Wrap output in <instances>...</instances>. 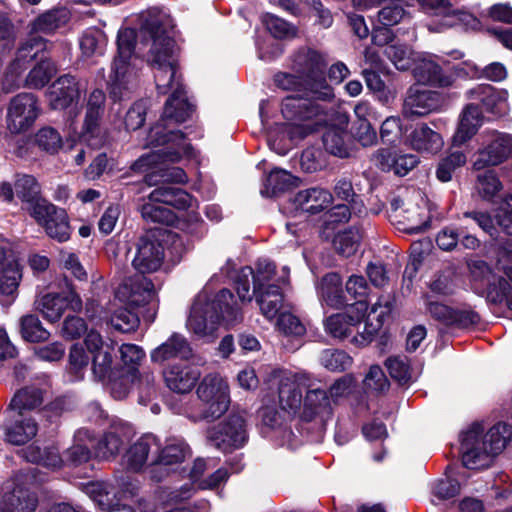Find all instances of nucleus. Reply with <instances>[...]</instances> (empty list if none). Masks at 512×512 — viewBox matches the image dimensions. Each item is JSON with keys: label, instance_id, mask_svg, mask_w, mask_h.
Here are the masks:
<instances>
[{"label": "nucleus", "instance_id": "1", "mask_svg": "<svg viewBox=\"0 0 512 512\" xmlns=\"http://www.w3.org/2000/svg\"><path fill=\"white\" fill-rule=\"evenodd\" d=\"M139 18V37L149 45L145 57L153 71L157 91L160 94L171 91L160 122L148 134L150 145L167 146L154 152L150 163L178 162L183 156L191 154L192 146L181 131L169 130L168 126L185 122L193 109L187 100L178 68L175 41L171 35L173 20L167 11L158 7L141 12Z\"/></svg>", "mask_w": 512, "mask_h": 512}, {"label": "nucleus", "instance_id": "2", "mask_svg": "<svg viewBox=\"0 0 512 512\" xmlns=\"http://www.w3.org/2000/svg\"><path fill=\"white\" fill-rule=\"evenodd\" d=\"M512 437L510 427L497 423L485 434L480 425H475L463 435L461 442L462 462L468 469L489 467Z\"/></svg>", "mask_w": 512, "mask_h": 512}, {"label": "nucleus", "instance_id": "3", "mask_svg": "<svg viewBox=\"0 0 512 512\" xmlns=\"http://www.w3.org/2000/svg\"><path fill=\"white\" fill-rule=\"evenodd\" d=\"M241 319V309L232 292L222 289L209 302L197 299L193 303L187 326L195 334L207 335L213 333L221 323L233 325Z\"/></svg>", "mask_w": 512, "mask_h": 512}, {"label": "nucleus", "instance_id": "4", "mask_svg": "<svg viewBox=\"0 0 512 512\" xmlns=\"http://www.w3.org/2000/svg\"><path fill=\"white\" fill-rule=\"evenodd\" d=\"M327 66L326 54L312 48H300L292 57L291 68L305 79L311 99L330 103L335 93L326 79Z\"/></svg>", "mask_w": 512, "mask_h": 512}, {"label": "nucleus", "instance_id": "5", "mask_svg": "<svg viewBox=\"0 0 512 512\" xmlns=\"http://www.w3.org/2000/svg\"><path fill=\"white\" fill-rule=\"evenodd\" d=\"M136 34L133 29L124 28L117 37L118 55L114 59L112 74L109 78L110 96L115 101L130 95L138 86V71L130 63Z\"/></svg>", "mask_w": 512, "mask_h": 512}, {"label": "nucleus", "instance_id": "6", "mask_svg": "<svg viewBox=\"0 0 512 512\" xmlns=\"http://www.w3.org/2000/svg\"><path fill=\"white\" fill-rule=\"evenodd\" d=\"M281 111L291 122L288 129L291 140L303 139L314 132L328 114L326 105L296 96H287L282 101Z\"/></svg>", "mask_w": 512, "mask_h": 512}, {"label": "nucleus", "instance_id": "7", "mask_svg": "<svg viewBox=\"0 0 512 512\" xmlns=\"http://www.w3.org/2000/svg\"><path fill=\"white\" fill-rule=\"evenodd\" d=\"M388 215L399 230L410 234L423 231L430 221L427 205L416 190L392 196Z\"/></svg>", "mask_w": 512, "mask_h": 512}, {"label": "nucleus", "instance_id": "8", "mask_svg": "<svg viewBox=\"0 0 512 512\" xmlns=\"http://www.w3.org/2000/svg\"><path fill=\"white\" fill-rule=\"evenodd\" d=\"M202 402V417L206 420L220 418L229 407L228 385L219 374L206 375L197 388Z\"/></svg>", "mask_w": 512, "mask_h": 512}, {"label": "nucleus", "instance_id": "9", "mask_svg": "<svg viewBox=\"0 0 512 512\" xmlns=\"http://www.w3.org/2000/svg\"><path fill=\"white\" fill-rule=\"evenodd\" d=\"M41 112L38 98L23 92L11 98L7 106L6 127L11 134H21L33 127Z\"/></svg>", "mask_w": 512, "mask_h": 512}, {"label": "nucleus", "instance_id": "10", "mask_svg": "<svg viewBox=\"0 0 512 512\" xmlns=\"http://www.w3.org/2000/svg\"><path fill=\"white\" fill-rule=\"evenodd\" d=\"M299 382L306 389V395L303 400L302 418L310 422L316 418L327 420L333 412V402L328 391L322 389L317 379L307 373H299Z\"/></svg>", "mask_w": 512, "mask_h": 512}, {"label": "nucleus", "instance_id": "11", "mask_svg": "<svg viewBox=\"0 0 512 512\" xmlns=\"http://www.w3.org/2000/svg\"><path fill=\"white\" fill-rule=\"evenodd\" d=\"M247 438L245 420L239 414L230 415L225 422L207 431V440L210 445L223 452L243 447Z\"/></svg>", "mask_w": 512, "mask_h": 512}, {"label": "nucleus", "instance_id": "12", "mask_svg": "<svg viewBox=\"0 0 512 512\" xmlns=\"http://www.w3.org/2000/svg\"><path fill=\"white\" fill-rule=\"evenodd\" d=\"M166 231H151L140 237L136 244V254L132 265L139 273H152L163 264L165 249L160 240Z\"/></svg>", "mask_w": 512, "mask_h": 512}, {"label": "nucleus", "instance_id": "13", "mask_svg": "<svg viewBox=\"0 0 512 512\" xmlns=\"http://www.w3.org/2000/svg\"><path fill=\"white\" fill-rule=\"evenodd\" d=\"M190 455V447L183 439H167L163 446L159 445L155 457L146 467L150 478L156 482L162 481L168 475V471L162 467L181 464Z\"/></svg>", "mask_w": 512, "mask_h": 512}, {"label": "nucleus", "instance_id": "14", "mask_svg": "<svg viewBox=\"0 0 512 512\" xmlns=\"http://www.w3.org/2000/svg\"><path fill=\"white\" fill-rule=\"evenodd\" d=\"M36 223L44 228L46 234L58 242H66L71 236L69 217L66 211L48 202L38 205L31 216Z\"/></svg>", "mask_w": 512, "mask_h": 512}, {"label": "nucleus", "instance_id": "15", "mask_svg": "<svg viewBox=\"0 0 512 512\" xmlns=\"http://www.w3.org/2000/svg\"><path fill=\"white\" fill-rule=\"evenodd\" d=\"M485 147L478 152L473 167L482 170L496 166L512 156V137L498 131H487L483 135Z\"/></svg>", "mask_w": 512, "mask_h": 512}, {"label": "nucleus", "instance_id": "16", "mask_svg": "<svg viewBox=\"0 0 512 512\" xmlns=\"http://www.w3.org/2000/svg\"><path fill=\"white\" fill-rule=\"evenodd\" d=\"M426 309L435 321L446 327L468 328L480 322L478 313L472 309H454L431 300L429 295L426 296Z\"/></svg>", "mask_w": 512, "mask_h": 512}, {"label": "nucleus", "instance_id": "17", "mask_svg": "<svg viewBox=\"0 0 512 512\" xmlns=\"http://www.w3.org/2000/svg\"><path fill=\"white\" fill-rule=\"evenodd\" d=\"M444 99L440 93L419 87H411L403 103V115L406 117H422L438 111Z\"/></svg>", "mask_w": 512, "mask_h": 512}, {"label": "nucleus", "instance_id": "18", "mask_svg": "<svg viewBox=\"0 0 512 512\" xmlns=\"http://www.w3.org/2000/svg\"><path fill=\"white\" fill-rule=\"evenodd\" d=\"M83 88L74 76L66 74L57 78L48 89L49 105L54 110H64L77 103Z\"/></svg>", "mask_w": 512, "mask_h": 512}, {"label": "nucleus", "instance_id": "19", "mask_svg": "<svg viewBox=\"0 0 512 512\" xmlns=\"http://www.w3.org/2000/svg\"><path fill=\"white\" fill-rule=\"evenodd\" d=\"M66 292L61 295L58 293H48L35 300V307L43 317L49 322L58 321L63 315L67 301L75 302L76 305H81L79 296L75 293L74 287L71 282L64 279Z\"/></svg>", "mask_w": 512, "mask_h": 512}, {"label": "nucleus", "instance_id": "20", "mask_svg": "<svg viewBox=\"0 0 512 512\" xmlns=\"http://www.w3.org/2000/svg\"><path fill=\"white\" fill-rule=\"evenodd\" d=\"M154 295V284L143 275L125 280L116 290V297L130 306H141Z\"/></svg>", "mask_w": 512, "mask_h": 512}, {"label": "nucleus", "instance_id": "21", "mask_svg": "<svg viewBox=\"0 0 512 512\" xmlns=\"http://www.w3.org/2000/svg\"><path fill=\"white\" fill-rule=\"evenodd\" d=\"M71 20V12L64 6L53 7L32 19L28 24L30 35H53Z\"/></svg>", "mask_w": 512, "mask_h": 512}, {"label": "nucleus", "instance_id": "22", "mask_svg": "<svg viewBox=\"0 0 512 512\" xmlns=\"http://www.w3.org/2000/svg\"><path fill=\"white\" fill-rule=\"evenodd\" d=\"M200 376V370L188 364H173L163 371L166 386L180 394L190 392Z\"/></svg>", "mask_w": 512, "mask_h": 512}, {"label": "nucleus", "instance_id": "23", "mask_svg": "<svg viewBox=\"0 0 512 512\" xmlns=\"http://www.w3.org/2000/svg\"><path fill=\"white\" fill-rule=\"evenodd\" d=\"M469 97L486 112L503 115L508 110L507 93L491 85H478L469 91Z\"/></svg>", "mask_w": 512, "mask_h": 512}, {"label": "nucleus", "instance_id": "24", "mask_svg": "<svg viewBox=\"0 0 512 512\" xmlns=\"http://www.w3.org/2000/svg\"><path fill=\"white\" fill-rule=\"evenodd\" d=\"M159 441L156 436L146 434L133 443L126 451L123 460L126 468L133 472H139L148 462L151 452L156 453Z\"/></svg>", "mask_w": 512, "mask_h": 512}, {"label": "nucleus", "instance_id": "25", "mask_svg": "<svg viewBox=\"0 0 512 512\" xmlns=\"http://www.w3.org/2000/svg\"><path fill=\"white\" fill-rule=\"evenodd\" d=\"M407 140L412 149L429 154L438 153L444 145L440 133L431 129L426 123L417 124Z\"/></svg>", "mask_w": 512, "mask_h": 512}, {"label": "nucleus", "instance_id": "26", "mask_svg": "<svg viewBox=\"0 0 512 512\" xmlns=\"http://www.w3.org/2000/svg\"><path fill=\"white\" fill-rule=\"evenodd\" d=\"M17 197L26 204V210L33 216V210L38 205L47 204L49 201L41 196V186L32 175H17L14 183Z\"/></svg>", "mask_w": 512, "mask_h": 512}, {"label": "nucleus", "instance_id": "27", "mask_svg": "<svg viewBox=\"0 0 512 512\" xmlns=\"http://www.w3.org/2000/svg\"><path fill=\"white\" fill-rule=\"evenodd\" d=\"M333 201L332 194L320 187L299 191L293 199L295 206L310 214L319 213L328 208Z\"/></svg>", "mask_w": 512, "mask_h": 512}, {"label": "nucleus", "instance_id": "28", "mask_svg": "<svg viewBox=\"0 0 512 512\" xmlns=\"http://www.w3.org/2000/svg\"><path fill=\"white\" fill-rule=\"evenodd\" d=\"M455 26H461L465 30L477 31L481 29L482 24L471 12L453 7L447 18L428 23L427 29L433 33H442Z\"/></svg>", "mask_w": 512, "mask_h": 512}, {"label": "nucleus", "instance_id": "29", "mask_svg": "<svg viewBox=\"0 0 512 512\" xmlns=\"http://www.w3.org/2000/svg\"><path fill=\"white\" fill-rule=\"evenodd\" d=\"M498 269L507 278L503 276L494 277L488 283L487 300L496 305L505 303L512 310V266L502 265L498 266Z\"/></svg>", "mask_w": 512, "mask_h": 512}, {"label": "nucleus", "instance_id": "30", "mask_svg": "<svg viewBox=\"0 0 512 512\" xmlns=\"http://www.w3.org/2000/svg\"><path fill=\"white\" fill-rule=\"evenodd\" d=\"M192 356V348L186 338L178 333L172 334L163 344L154 349L151 359L162 363L172 358L189 359Z\"/></svg>", "mask_w": 512, "mask_h": 512}, {"label": "nucleus", "instance_id": "31", "mask_svg": "<svg viewBox=\"0 0 512 512\" xmlns=\"http://www.w3.org/2000/svg\"><path fill=\"white\" fill-rule=\"evenodd\" d=\"M11 413L14 420L13 424L6 429L7 440L15 445H23L36 436L37 422L30 414Z\"/></svg>", "mask_w": 512, "mask_h": 512}, {"label": "nucleus", "instance_id": "32", "mask_svg": "<svg viewBox=\"0 0 512 512\" xmlns=\"http://www.w3.org/2000/svg\"><path fill=\"white\" fill-rule=\"evenodd\" d=\"M415 79L422 84L448 87L453 84V77L445 75L441 67L433 60L423 58L413 68Z\"/></svg>", "mask_w": 512, "mask_h": 512}, {"label": "nucleus", "instance_id": "33", "mask_svg": "<svg viewBox=\"0 0 512 512\" xmlns=\"http://www.w3.org/2000/svg\"><path fill=\"white\" fill-rule=\"evenodd\" d=\"M482 119V110L478 104H468L462 112L458 129L453 136L454 145H462L471 139L481 126Z\"/></svg>", "mask_w": 512, "mask_h": 512}, {"label": "nucleus", "instance_id": "34", "mask_svg": "<svg viewBox=\"0 0 512 512\" xmlns=\"http://www.w3.org/2000/svg\"><path fill=\"white\" fill-rule=\"evenodd\" d=\"M89 493L95 502L101 507L102 510L108 512H134L133 508L129 505H122L116 498L115 487L104 481L93 482L88 487Z\"/></svg>", "mask_w": 512, "mask_h": 512}, {"label": "nucleus", "instance_id": "35", "mask_svg": "<svg viewBox=\"0 0 512 512\" xmlns=\"http://www.w3.org/2000/svg\"><path fill=\"white\" fill-rule=\"evenodd\" d=\"M148 199L152 202L162 203L172 206L178 210H186L193 206L196 200L186 191L171 187V186H159L154 189L148 196Z\"/></svg>", "mask_w": 512, "mask_h": 512}, {"label": "nucleus", "instance_id": "36", "mask_svg": "<svg viewBox=\"0 0 512 512\" xmlns=\"http://www.w3.org/2000/svg\"><path fill=\"white\" fill-rule=\"evenodd\" d=\"M38 504L35 493L16 487L0 502V512H34Z\"/></svg>", "mask_w": 512, "mask_h": 512}, {"label": "nucleus", "instance_id": "37", "mask_svg": "<svg viewBox=\"0 0 512 512\" xmlns=\"http://www.w3.org/2000/svg\"><path fill=\"white\" fill-rule=\"evenodd\" d=\"M299 373L285 376L280 380L278 394L279 403L283 410L295 412L301 405L303 386L299 382Z\"/></svg>", "mask_w": 512, "mask_h": 512}, {"label": "nucleus", "instance_id": "38", "mask_svg": "<svg viewBox=\"0 0 512 512\" xmlns=\"http://www.w3.org/2000/svg\"><path fill=\"white\" fill-rule=\"evenodd\" d=\"M256 302L262 315L273 320L283 306V294L278 285H269L267 288L253 290Z\"/></svg>", "mask_w": 512, "mask_h": 512}, {"label": "nucleus", "instance_id": "39", "mask_svg": "<svg viewBox=\"0 0 512 512\" xmlns=\"http://www.w3.org/2000/svg\"><path fill=\"white\" fill-rule=\"evenodd\" d=\"M318 295L328 306L340 308L345 304L342 279L336 272L327 273L317 285Z\"/></svg>", "mask_w": 512, "mask_h": 512}, {"label": "nucleus", "instance_id": "40", "mask_svg": "<svg viewBox=\"0 0 512 512\" xmlns=\"http://www.w3.org/2000/svg\"><path fill=\"white\" fill-rule=\"evenodd\" d=\"M21 278L22 273L18 261L11 254L4 255L0 261V293L14 297Z\"/></svg>", "mask_w": 512, "mask_h": 512}, {"label": "nucleus", "instance_id": "41", "mask_svg": "<svg viewBox=\"0 0 512 512\" xmlns=\"http://www.w3.org/2000/svg\"><path fill=\"white\" fill-rule=\"evenodd\" d=\"M362 318L363 314H358L356 317L342 313L334 314L327 318L325 328L331 336L345 339L355 331L359 333Z\"/></svg>", "mask_w": 512, "mask_h": 512}, {"label": "nucleus", "instance_id": "42", "mask_svg": "<svg viewBox=\"0 0 512 512\" xmlns=\"http://www.w3.org/2000/svg\"><path fill=\"white\" fill-rule=\"evenodd\" d=\"M43 403V394L39 388L27 387L19 390L12 398L9 411L18 414H29L28 411L38 408Z\"/></svg>", "mask_w": 512, "mask_h": 512}, {"label": "nucleus", "instance_id": "43", "mask_svg": "<svg viewBox=\"0 0 512 512\" xmlns=\"http://www.w3.org/2000/svg\"><path fill=\"white\" fill-rule=\"evenodd\" d=\"M46 45L47 41L44 38L30 35V38L18 48L16 57L11 63L13 69L23 68L26 70L33 60L38 59L39 53Z\"/></svg>", "mask_w": 512, "mask_h": 512}, {"label": "nucleus", "instance_id": "44", "mask_svg": "<svg viewBox=\"0 0 512 512\" xmlns=\"http://www.w3.org/2000/svg\"><path fill=\"white\" fill-rule=\"evenodd\" d=\"M297 181L298 178L291 173L282 169H274L267 176L265 187L261 193L268 197L276 196L296 186Z\"/></svg>", "mask_w": 512, "mask_h": 512}, {"label": "nucleus", "instance_id": "45", "mask_svg": "<svg viewBox=\"0 0 512 512\" xmlns=\"http://www.w3.org/2000/svg\"><path fill=\"white\" fill-rule=\"evenodd\" d=\"M23 456L28 462L40 464L47 468H58L63 462L59 450L55 447H47L41 450L37 446L30 445L23 451Z\"/></svg>", "mask_w": 512, "mask_h": 512}, {"label": "nucleus", "instance_id": "46", "mask_svg": "<svg viewBox=\"0 0 512 512\" xmlns=\"http://www.w3.org/2000/svg\"><path fill=\"white\" fill-rule=\"evenodd\" d=\"M55 73V64L41 57L39 62L28 73L24 85L32 89H41L51 80Z\"/></svg>", "mask_w": 512, "mask_h": 512}, {"label": "nucleus", "instance_id": "47", "mask_svg": "<svg viewBox=\"0 0 512 512\" xmlns=\"http://www.w3.org/2000/svg\"><path fill=\"white\" fill-rule=\"evenodd\" d=\"M346 132L338 127L328 128L323 136L322 141L325 150L331 155L346 158L350 156V149L345 140Z\"/></svg>", "mask_w": 512, "mask_h": 512}, {"label": "nucleus", "instance_id": "48", "mask_svg": "<svg viewBox=\"0 0 512 512\" xmlns=\"http://www.w3.org/2000/svg\"><path fill=\"white\" fill-rule=\"evenodd\" d=\"M20 333L25 341L37 343L49 339L50 333L42 326L36 315L27 314L20 318Z\"/></svg>", "mask_w": 512, "mask_h": 512}, {"label": "nucleus", "instance_id": "49", "mask_svg": "<svg viewBox=\"0 0 512 512\" xmlns=\"http://www.w3.org/2000/svg\"><path fill=\"white\" fill-rule=\"evenodd\" d=\"M362 237L360 229L349 228L335 236L333 245L338 254L350 257L356 253Z\"/></svg>", "mask_w": 512, "mask_h": 512}, {"label": "nucleus", "instance_id": "50", "mask_svg": "<svg viewBox=\"0 0 512 512\" xmlns=\"http://www.w3.org/2000/svg\"><path fill=\"white\" fill-rule=\"evenodd\" d=\"M106 46L105 34L97 28L87 29L80 40V48L87 57L102 55Z\"/></svg>", "mask_w": 512, "mask_h": 512}, {"label": "nucleus", "instance_id": "51", "mask_svg": "<svg viewBox=\"0 0 512 512\" xmlns=\"http://www.w3.org/2000/svg\"><path fill=\"white\" fill-rule=\"evenodd\" d=\"M124 444L122 435L116 428L109 430L103 438L97 443L95 455L101 459H109L115 456Z\"/></svg>", "mask_w": 512, "mask_h": 512}, {"label": "nucleus", "instance_id": "52", "mask_svg": "<svg viewBox=\"0 0 512 512\" xmlns=\"http://www.w3.org/2000/svg\"><path fill=\"white\" fill-rule=\"evenodd\" d=\"M466 163V155L461 151H454L441 159L437 169L436 177L441 182H449L453 173Z\"/></svg>", "mask_w": 512, "mask_h": 512}, {"label": "nucleus", "instance_id": "53", "mask_svg": "<svg viewBox=\"0 0 512 512\" xmlns=\"http://www.w3.org/2000/svg\"><path fill=\"white\" fill-rule=\"evenodd\" d=\"M385 55L399 70H407L413 63V51L406 45L395 42L385 48Z\"/></svg>", "mask_w": 512, "mask_h": 512}, {"label": "nucleus", "instance_id": "54", "mask_svg": "<svg viewBox=\"0 0 512 512\" xmlns=\"http://www.w3.org/2000/svg\"><path fill=\"white\" fill-rule=\"evenodd\" d=\"M149 200L141 206V215L147 222L170 225L175 221V214L167 207L157 205Z\"/></svg>", "mask_w": 512, "mask_h": 512}, {"label": "nucleus", "instance_id": "55", "mask_svg": "<svg viewBox=\"0 0 512 512\" xmlns=\"http://www.w3.org/2000/svg\"><path fill=\"white\" fill-rule=\"evenodd\" d=\"M275 85L285 91L303 92L311 98L308 85L302 75L297 73L279 72L274 76Z\"/></svg>", "mask_w": 512, "mask_h": 512}, {"label": "nucleus", "instance_id": "56", "mask_svg": "<svg viewBox=\"0 0 512 512\" xmlns=\"http://www.w3.org/2000/svg\"><path fill=\"white\" fill-rule=\"evenodd\" d=\"M406 15L403 0H390L378 12V20L384 26L398 24Z\"/></svg>", "mask_w": 512, "mask_h": 512}, {"label": "nucleus", "instance_id": "57", "mask_svg": "<svg viewBox=\"0 0 512 512\" xmlns=\"http://www.w3.org/2000/svg\"><path fill=\"white\" fill-rule=\"evenodd\" d=\"M320 360L330 371H344L352 365V358L346 352L335 349L324 350Z\"/></svg>", "mask_w": 512, "mask_h": 512}, {"label": "nucleus", "instance_id": "58", "mask_svg": "<svg viewBox=\"0 0 512 512\" xmlns=\"http://www.w3.org/2000/svg\"><path fill=\"white\" fill-rule=\"evenodd\" d=\"M140 320L136 313L127 308L116 310L110 317V324L117 331L129 333L139 326Z\"/></svg>", "mask_w": 512, "mask_h": 512}, {"label": "nucleus", "instance_id": "59", "mask_svg": "<svg viewBox=\"0 0 512 512\" xmlns=\"http://www.w3.org/2000/svg\"><path fill=\"white\" fill-rule=\"evenodd\" d=\"M133 385L139 392V402L146 405L156 395V381L153 372L144 370L138 378L132 375Z\"/></svg>", "mask_w": 512, "mask_h": 512}, {"label": "nucleus", "instance_id": "60", "mask_svg": "<svg viewBox=\"0 0 512 512\" xmlns=\"http://www.w3.org/2000/svg\"><path fill=\"white\" fill-rule=\"evenodd\" d=\"M477 190L479 194L487 200L495 197L503 188L502 183L496 174L491 171H485L477 176Z\"/></svg>", "mask_w": 512, "mask_h": 512}, {"label": "nucleus", "instance_id": "61", "mask_svg": "<svg viewBox=\"0 0 512 512\" xmlns=\"http://www.w3.org/2000/svg\"><path fill=\"white\" fill-rule=\"evenodd\" d=\"M188 180L185 171L180 167H168L160 169V174L150 173L146 175L145 182L149 185L161 183H186Z\"/></svg>", "mask_w": 512, "mask_h": 512}, {"label": "nucleus", "instance_id": "62", "mask_svg": "<svg viewBox=\"0 0 512 512\" xmlns=\"http://www.w3.org/2000/svg\"><path fill=\"white\" fill-rule=\"evenodd\" d=\"M390 376L400 384H407L411 379L410 365L407 357L394 356L385 361Z\"/></svg>", "mask_w": 512, "mask_h": 512}, {"label": "nucleus", "instance_id": "63", "mask_svg": "<svg viewBox=\"0 0 512 512\" xmlns=\"http://www.w3.org/2000/svg\"><path fill=\"white\" fill-rule=\"evenodd\" d=\"M263 22L271 35L276 39L293 38L296 36V28L275 15L267 14Z\"/></svg>", "mask_w": 512, "mask_h": 512}, {"label": "nucleus", "instance_id": "64", "mask_svg": "<svg viewBox=\"0 0 512 512\" xmlns=\"http://www.w3.org/2000/svg\"><path fill=\"white\" fill-rule=\"evenodd\" d=\"M38 146L53 154L62 146V138L58 131L52 127H43L35 135Z\"/></svg>", "mask_w": 512, "mask_h": 512}]
</instances>
